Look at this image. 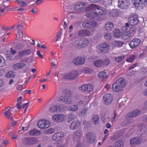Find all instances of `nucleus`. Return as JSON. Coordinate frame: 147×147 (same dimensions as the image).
Returning a JSON list of instances; mask_svg holds the SVG:
<instances>
[{"label": "nucleus", "mask_w": 147, "mask_h": 147, "mask_svg": "<svg viewBox=\"0 0 147 147\" xmlns=\"http://www.w3.org/2000/svg\"><path fill=\"white\" fill-rule=\"evenodd\" d=\"M138 18L136 16H131L128 19L129 24L126 23L125 26L123 27L122 30L123 31V36L125 39L128 38L132 34H134L135 32L136 29L134 26L138 23L139 21Z\"/></svg>", "instance_id": "1"}, {"label": "nucleus", "mask_w": 147, "mask_h": 147, "mask_svg": "<svg viewBox=\"0 0 147 147\" xmlns=\"http://www.w3.org/2000/svg\"><path fill=\"white\" fill-rule=\"evenodd\" d=\"M127 83L124 79L122 78H120L113 84L112 86V90L116 92L121 91L127 85Z\"/></svg>", "instance_id": "2"}, {"label": "nucleus", "mask_w": 147, "mask_h": 147, "mask_svg": "<svg viewBox=\"0 0 147 147\" xmlns=\"http://www.w3.org/2000/svg\"><path fill=\"white\" fill-rule=\"evenodd\" d=\"M106 13V10L104 8L92 4V18L99 20L100 15H105Z\"/></svg>", "instance_id": "3"}, {"label": "nucleus", "mask_w": 147, "mask_h": 147, "mask_svg": "<svg viewBox=\"0 0 147 147\" xmlns=\"http://www.w3.org/2000/svg\"><path fill=\"white\" fill-rule=\"evenodd\" d=\"M133 5L137 7H140L143 9L147 5L146 0H132Z\"/></svg>", "instance_id": "4"}, {"label": "nucleus", "mask_w": 147, "mask_h": 147, "mask_svg": "<svg viewBox=\"0 0 147 147\" xmlns=\"http://www.w3.org/2000/svg\"><path fill=\"white\" fill-rule=\"evenodd\" d=\"M89 43V40L85 38L81 39L80 40H78L76 42V46L79 49L82 48L87 46Z\"/></svg>", "instance_id": "5"}, {"label": "nucleus", "mask_w": 147, "mask_h": 147, "mask_svg": "<svg viewBox=\"0 0 147 147\" xmlns=\"http://www.w3.org/2000/svg\"><path fill=\"white\" fill-rule=\"evenodd\" d=\"M96 48L99 52L104 53L107 52L110 49L109 45L106 43L100 44L97 46Z\"/></svg>", "instance_id": "6"}, {"label": "nucleus", "mask_w": 147, "mask_h": 147, "mask_svg": "<svg viewBox=\"0 0 147 147\" xmlns=\"http://www.w3.org/2000/svg\"><path fill=\"white\" fill-rule=\"evenodd\" d=\"M50 125L49 121L44 119L40 120L38 123V126L41 129H45L48 128Z\"/></svg>", "instance_id": "7"}, {"label": "nucleus", "mask_w": 147, "mask_h": 147, "mask_svg": "<svg viewBox=\"0 0 147 147\" xmlns=\"http://www.w3.org/2000/svg\"><path fill=\"white\" fill-rule=\"evenodd\" d=\"M65 119V116L62 114L55 115L52 117V120L57 122H62L64 121Z\"/></svg>", "instance_id": "8"}, {"label": "nucleus", "mask_w": 147, "mask_h": 147, "mask_svg": "<svg viewBox=\"0 0 147 147\" xmlns=\"http://www.w3.org/2000/svg\"><path fill=\"white\" fill-rule=\"evenodd\" d=\"M59 101L69 104L73 102V99L71 96H60L59 98Z\"/></svg>", "instance_id": "9"}, {"label": "nucleus", "mask_w": 147, "mask_h": 147, "mask_svg": "<svg viewBox=\"0 0 147 147\" xmlns=\"http://www.w3.org/2000/svg\"><path fill=\"white\" fill-rule=\"evenodd\" d=\"M130 5V2L129 0H119L118 7L121 9L127 8Z\"/></svg>", "instance_id": "10"}, {"label": "nucleus", "mask_w": 147, "mask_h": 147, "mask_svg": "<svg viewBox=\"0 0 147 147\" xmlns=\"http://www.w3.org/2000/svg\"><path fill=\"white\" fill-rule=\"evenodd\" d=\"M141 40L138 38H135L129 42V45L132 49L136 48L140 44Z\"/></svg>", "instance_id": "11"}, {"label": "nucleus", "mask_w": 147, "mask_h": 147, "mask_svg": "<svg viewBox=\"0 0 147 147\" xmlns=\"http://www.w3.org/2000/svg\"><path fill=\"white\" fill-rule=\"evenodd\" d=\"M144 141V140L141 137H136L131 138L130 140V143L131 145H136L140 144Z\"/></svg>", "instance_id": "12"}, {"label": "nucleus", "mask_w": 147, "mask_h": 147, "mask_svg": "<svg viewBox=\"0 0 147 147\" xmlns=\"http://www.w3.org/2000/svg\"><path fill=\"white\" fill-rule=\"evenodd\" d=\"M79 88L81 92L89 93L92 91V85L90 84L83 85L79 86Z\"/></svg>", "instance_id": "13"}, {"label": "nucleus", "mask_w": 147, "mask_h": 147, "mask_svg": "<svg viewBox=\"0 0 147 147\" xmlns=\"http://www.w3.org/2000/svg\"><path fill=\"white\" fill-rule=\"evenodd\" d=\"M78 75V72L77 71H73L70 73L64 75V77L66 79L73 80Z\"/></svg>", "instance_id": "14"}, {"label": "nucleus", "mask_w": 147, "mask_h": 147, "mask_svg": "<svg viewBox=\"0 0 147 147\" xmlns=\"http://www.w3.org/2000/svg\"><path fill=\"white\" fill-rule=\"evenodd\" d=\"M11 108L7 107L5 108L3 111V114L8 119L12 120L13 117L12 116V114L11 110Z\"/></svg>", "instance_id": "15"}, {"label": "nucleus", "mask_w": 147, "mask_h": 147, "mask_svg": "<svg viewBox=\"0 0 147 147\" xmlns=\"http://www.w3.org/2000/svg\"><path fill=\"white\" fill-rule=\"evenodd\" d=\"M103 100L106 105L110 104L113 100V97L111 94H108L105 95L103 96Z\"/></svg>", "instance_id": "16"}, {"label": "nucleus", "mask_w": 147, "mask_h": 147, "mask_svg": "<svg viewBox=\"0 0 147 147\" xmlns=\"http://www.w3.org/2000/svg\"><path fill=\"white\" fill-rule=\"evenodd\" d=\"M85 61V58L84 57H76L73 60L74 64L78 65L83 64Z\"/></svg>", "instance_id": "17"}, {"label": "nucleus", "mask_w": 147, "mask_h": 147, "mask_svg": "<svg viewBox=\"0 0 147 147\" xmlns=\"http://www.w3.org/2000/svg\"><path fill=\"white\" fill-rule=\"evenodd\" d=\"M81 122L79 120L74 121L71 123L70 128L72 130H74L77 129L80 126Z\"/></svg>", "instance_id": "18"}, {"label": "nucleus", "mask_w": 147, "mask_h": 147, "mask_svg": "<svg viewBox=\"0 0 147 147\" xmlns=\"http://www.w3.org/2000/svg\"><path fill=\"white\" fill-rule=\"evenodd\" d=\"M141 111L140 110L136 109L134 110L129 113L125 116L126 118H132L136 117L140 114Z\"/></svg>", "instance_id": "19"}, {"label": "nucleus", "mask_w": 147, "mask_h": 147, "mask_svg": "<svg viewBox=\"0 0 147 147\" xmlns=\"http://www.w3.org/2000/svg\"><path fill=\"white\" fill-rule=\"evenodd\" d=\"M82 135V131L79 130L75 132L74 134L73 139L74 141L78 142L80 141Z\"/></svg>", "instance_id": "20"}, {"label": "nucleus", "mask_w": 147, "mask_h": 147, "mask_svg": "<svg viewBox=\"0 0 147 147\" xmlns=\"http://www.w3.org/2000/svg\"><path fill=\"white\" fill-rule=\"evenodd\" d=\"M147 126L142 125L140 129L137 131V134L138 135L141 136L147 133Z\"/></svg>", "instance_id": "21"}, {"label": "nucleus", "mask_w": 147, "mask_h": 147, "mask_svg": "<svg viewBox=\"0 0 147 147\" xmlns=\"http://www.w3.org/2000/svg\"><path fill=\"white\" fill-rule=\"evenodd\" d=\"M90 34V31L86 29L81 30L78 33V36L80 37L89 36Z\"/></svg>", "instance_id": "22"}, {"label": "nucleus", "mask_w": 147, "mask_h": 147, "mask_svg": "<svg viewBox=\"0 0 147 147\" xmlns=\"http://www.w3.org/2000/svg\"><path fill=\"white\" fill-rule=\"evenodd\" d=\"M139 75L142 77L141 80L147 77V68L141 69L140 71Z\"/></svg>", "instance_id": "23"}, {"label": "nucleus", "mask_w": 147, "mask_h": 147, "mask_svg": "<svg viewBox=\"0 0 147 147\" xmlns=\"http://www.w3.org/2000/svg\"><path fill=\"white\" fill-rule=\"evenodd\" d=\"M86 11L87 12L86 16L89 18H91L92 16V4H90L86 9Z\"/></svg>", "instance_id": "24"}, {"label": "nucleus", "mask_w": 147, "mask_h": 147, "mask_svg": "<svg viewBox=\"0 0 147 147\" xmlns=\"http://www.w3.org/2000/svg\"><path fill=\"white\" fill-rule=\"evenodd\" d=\"M26 66V64L23 63H17L13 65L14 69L18 70Z\"/></svg>", "instance_id": "25"}, {"label": "nucleus", "mask_w": 147, "mask_h": 147, "mask_svg": "<svg viewBox=\"0 0 147 147\" xmlns=\"http://www.w3.org/2000/svg\"><path fill=\"white\" fill-rule=\"evenodd\" d=\"M114 27L113 24L111 22H108L105 24V30L108 32L111 30Z\"/></svg>", "instance_id": "26"}, {"label": "nucleus", "mask_w": 147, "mask_h": 147, "mask_svg": "<svg viewBox=\"0 0 147 147\" xmlns=\"http://www.w3.org/2000/svg\"><path fill=\"white\" fill-rule=\"evenodd\" d=\"M82 25L83 27L86 28H92V22L88 20H86L83 23Z\"/></svg>", "instance_id": "27"}, {"label": "nucleus", "mask_w": 147, "mask_h": 147, "mask_svg": "<svg viewBox=\"0 0 147 147\" xmlns=\"http://www.w3.org/2000/svg\"><path fill=\"white\" fill-rule=\"evenodd\" d=\"M24 142L26 144H33L34 142V139L33 138H26L24 140Z\"/></svg>", "instance_id": "28"}, {"label": "nucleus", "mask_w": 147, "mask_h": 147, "mask_svg": "<svg viewBox=\"0 0 147 147\" xmlns=\"http://www.w3.org/2000/svg\"><path fill=\"white\" fill-rule=\"evenodd\" d=\"M85 5V4L84 2H79L76 4L75 6V9L77 10H81L83 8Z\"/></svg>", "instance_id": "29"}, {"label": "nucleus", "mask_w": 147, "mask_h": 147, "mask_svg": "<svg viewBox=\"0 0 147 147\" xmlns=\"http://www.w3.org/2000/svg\"><path fill=\"white\" fill-rule=\"evenodd\" d=\"M9 144V141L4 139H0V147L6 146Z\"/></svg>", "instance_id": "30"}, {"label": "nucleus", "mask_w": 147, "mask_h": 147, "mask_svg": "<svg viewBox=\"0 0 147 147\" xmlns=\"http://www.w3.org/2000/svg\"><path fill=\"white\" fill-rule=\"evenodd\" d=\"M10 49L11 52V53L10 54L8 53H7V56L8 59H10L12 60L13 59V54H16L17 52L16 50H13L12 48H11Z\"/></svg>", "instance_id": "31"}, {"label": "nucleus", "mask_w": 147, "mask_h": 147, "mask_svg": "<svg viewBox=\"0 0 147 147\" xmlns=\"http://www.w3.org/2000/svg\"><path fill=\"white\" fill-rule=\"evenodd\" d=\"M40 134L39 131L37 129H33L30 131V135L32 136H36L39 135Z\"/></svg>", "instance_id": "32"}, {"label": "nucleus", "mask_w": 147, "mask_h": 147, "mask_svg": "<svg viewBox=\"0 0 147 147\" xmlns=\"http://www.w3.org/2000/svg\"><path fill=\"white\" fill-rule=\"evenodd\" d=\"M119 12L116 9H112L111 10L109 14L110 17H115L118 15Z\"/></svg>", "instance_id": "33"}, {"label": "nucleus", "mask_w": 147, "mask_h": 147, "mask_svg": "<svg viewBox=\"0 0 147 147\" xmlns=\"http://www.w3.org/2000/svg\"><path fill=\"white\" fill-rule=\"evenodd\" d=\"M113 32V36L115 38H119L121 35V33L119 30L115 29Z\"/></svg>", "instance_id": "34"}, {"label": "nucleus", "mask_w": 147, "mask_h": 147, "mask_svg": "<svg viewBox=\"0 0 147 147\" xmlns=\"http://www.w3.org/2000/svg\"><path fill=\"white\" fill-rule=\"evenodd\" d=\"M86 141L89 143L91 142L92 141V132H88L86 136Z\"/></svg>", "instance_id": "35"}, {"label": "nucleus", "mask_w": 147, "mask_h": 147, "mask_svg": "<svg viewBox=\"0 0 147 147\" xmlns=\"http://www.w3.org/2000/svg\"><path fill=\"white\" fill-rule=\"evenodd\" d=\"M124 42L120 41H115L113 43V45L115 47H120L124 44Z\"/></svg>", "instance_id": "36"}, {"label": "nucleus", "mask_w": 147, "mask_h": 147, "mask_svg": "<svg viewBox=\"0 0 147 147\" xmlns=\"http://www.w3.org/2000/svg\"><path fill=\"white\" fill-rule=\"evenodd\" d=\"M99 119L97 115H94L92 117V123H93L94 124H97L99 123Z\"/></svg>", "instance_id": "37"}, {"label": "nucleus", "mask_w": 147, "mask_h": 147, "mask_svg": "<svg viewBox=\"0 0 147 147\" xmlns=\"http://www.w3.org/2000/svg\"><path fill=\"white\" fill-rule=\"evenodd\" d=\"M136 55H132L129 56L126 60L127 61L131 63L136 58Z\"/></svg>", "instance_id": "38"}, {"label": "nucleus", "mask_w": 147, "mask_h": 147, "mask_svg": "<svg viewBox=\"0 0 147 147\" xmlns=\"http://www.w3.org/2000/svg\"><path fill=\"white\" fill-rule=\"evenodd\" d=\"M107 72L105 70L100 72L98 74V76L100 78L105 77L107 76Z\"/></svg>", "instance_id": "39"}, {"label": "nucleus", "mask_w": 147, "mask_h": 147, "mask_svg": "<svg viewBox=\"0 0 147 147\" xmlns=\"http://www.w3.org/2000/svg\"><path fill=\"white\" fill-rule=\"evenodd\" d=\"M18 5L21 6L25 7L27 6V3L24 0H17Z\"/></svg>", "instance_id": "40"}, {"label": "nucleus", "mask_w": 147, "mask_h": 147, "mask_svg": "<svg viewBox=\"0 0 147 147\" xmlns=\"http://www.w3.org/2000/svg\"><path fill=\"white\" fill-rule=\"evenodd\" d=\"M6 61L3 57L0 55V67H3L5 65Z\"/></svg>", "instance_id": "41"}, {"label": "nucleus", "mask_w": 147, "mask_h": 147, "mask_svg": "<svg viewBox=\"0 0 147 147\" xmlns=\"http://www.w3.org/2000/svg\"><path fill=\"white\" fill-rule=\"evenodd\" d=\"M112 0H103V3L105 6L108 7L111 5Z\"/></svg>", "instance_id": "42"}, {"label": "nucleus", "mask_w": 147, "mask_h": 147, "mask_svg": "<svg viewBox=\"0 0 147 147\" xmlns=\"http://www.w3.org/2000/svg\"><path fill=\"white\" fill-rule=\"evenodd\" d=\"M69 110L72 111H77L78 109V107L75 105H73L69 107L68 108Z\"/></svg>", "instance_id": "43"}, {"label": "nucleus", "mask_w": 147, "mask_h": 147, "mask_svg": "<svg viewBox=\"0 0 147 147\" xmlns=\"http://www.w3.org/2000/svg\"><path fill=\"white\" fill-rule=\"evenodd\" d=\"M104 37L105 39L110 40L111 38V34L109 32L105 33L104 34Z\"/></svg>", "instance_id": "44"}, {"label": "nucleus", "mask_w": 147, "mask_h": 147, "mask_svg": "<svg viewBox=\"0 0 147 147\" xmlns=\"http://www.w3.org/2000/svg\"><path fill=\"white\" fill-rule=\"evenodd\" d=\"M123 145V142L122 140H119L115 142L114 145L115 147H121Z\"/></svg>", "instance_id": "45"}, {"label": "nucleus", "mask_w": 147, "mask_h": 147, "mask_svg": "<svg viewBox=\"0 0 147 147\" xmlns=\"http://www.w3.org/2000/svg\"><path fill=\"white\" fill-rule=\"evenodd\" d=\"M124 56H121L118 57H115V61L117 63H120L124 59Z\"/></svg>", "instance_id": "46"}, {"label": "nucleus", "mask_w": 147, "mask_h": 147, "mask_svg": "<svg viewBox=\"0 0 147 147\" xmlns=\"http://www.w3.org/2000/svg\"><path fill=\"white\" fill-rule=\"evenodd\" d=\"M15 75L14 73L11 71H9L7 73L6 75V77L7 78L13 77Z\"/></svg>", "instance_id": "47"}, {"label": "nucleus", "mask_w": 147, "mask_h": 147, "mask_svg": "<svg viewBox=\"0 0 147 147\" xmlns=\"http://www.w3.org/2000/svg\"><path fill=\"white\" fill-rule=\"evenodd\" d=\"M94 65L96 67H100L101 66L102 64V61L100 60H97L94 62Z\"/></svg>", "instance_id": "48"}, {"label": "nucleus", "mask_w": 147, "mask_h": 147, "mask_svg": "<svg viewBox=\"0 0 147 147\" xmlns=\"http://www.w3.org/2000/svg\"><path fill=\"white\" fill-rule=\"evenodd\" d=\"M75 118V115L72 113H70L68 115V119L70 121L74 119Z\"/></svg>", "instance_id": "49"}, {"label": "nucleus", "mask_w": 147, "mask_h": 147, "mask_svg": "<svg viewBox=\"0 0 147 147\" xmlns=\"http://www.w3.org/2000/svg\"><path fill=\"white\" fill-rule=\"evenodd\" d=\"M58 135L57 132L55 133L52 136V138L53 140L55 141H59Z\"/></svg>", "instance_id": "50"}, {"label": "nucleus", "mask_w": 147, "mask_h": 147, "mask_svg": "<svg viewBox=\"0 0 147 147\" xmlns=\"http://www.w3.org/2000/svg\"><path fill=\"white\" fill-rule=\"evenodd\" d=\"M18 57L20 58H22L24 56H25L24 50L18 52Z\"/></svg>", "instance_id": "51"}, {"label": "nucleus", "mask_w": 147, "mask_h": 147, "mask_svg": "<svg viewBox=\"0 0 147 147\" xmlns=\"http://www.w3.org/2000/svg\"><path fill=\"white\" fill-rule=\"evenodd\" d=\"M57 133L59 136V140L60 139L64 137L65 135L64 133L63 132L60 131L57 132Z\"/></svg>", "instance_id": "52"}, {"label": "nucleus", "mask_w": 147, "mask_h": 147, "mask_svg": "<svg viewBox=\"0 0 147 147\" xmlns=\"http://www.w3.org/2000/svg\"><path fill=\"white\" fill-rule=\"evenodd\" d=\"M117 116V114L115 112L113 114V117L110 119V121L112 123L114 122Z\"/></svg>", "instance_id": "53"}, {"label": "nucleus", "mask_w": 147, "mask_h": 147, "mask_svg": "<svg viewBox=\"0 0 147 147\" xmlns=\"http://www.w3.org/2000/svg\"><path fill=\"white\" fill-rule=\"evenodd\" d=\"M49 111L51 113L57 112L56 105L51 106L50 108Z\"/></svg>", "instance_id": "54"}, {"label": "nucleus", "mask_w": 147, "mask_h": 147, "mask_svg": "<svg viewBox=\"0 0 147 147\" xmlns=\"http://www.w3.org/2000/svg\"><path fill=\"white\" fill-rule=\"evenodd\" d=\"M25 56H28L31 53L32 51L31 49H25L24 50Z\"/></svg>", "instance_id": "55"}, {"label": "nucleus", "mask_w": 147, "mask_h": 147, "mask_svg": "<svg viewBox=\"0 0 147 147\" xmlns=\"http://www.w3.org/2000/svg\"><path fill=\"white\" fill-rule=\"evenodd\" d=\"M23 36V33L22 32H17V34L16 38L18 39L20 38Z\"/></svg>", "instance_id": "56"}, {"label": "nucleus", "mask_w": 147, "mask_h": 147, "mask_svg": "<svg viewBox=\"0 0 147 147\" xmlns=\"http://www.w3.org/2000/svg\"><path fill=\"white\" fill-rule=\"evenodd\" d=\"M54 132V130L53 128H50L47 130L46 133L48 134H52Z\"/></svg>", "instance_id": "57"}, {"label": "nucleus", "mask_w": 147, "mask_h": 147, "mask_svg": "<svg viewBox=\"0 0 147 147\" xmlns=\"http://www.w3.org/2000/svg\"><path fill=\"white\" fill-rule=\"evenodd\" d=\"M62 35V33L61 32H59L57 34L56 36V38L55 42L58 41L59 39L61 38V35Z\"/></svg>", "instance_id": "58"}, {"label": "nucleus", "mask_w": 147, "mask_h": 147, "mask_svg": "<svg viewBox=\"0 0 147 147\" xmlns=\"http://www.w3.org/2000/svg\"><path fill=\"white\" fill-rule=\"evenodd\" d=\"M87 110V109L85 108L83 109L80 113V114L82 116L84 115L86 113Z\"/></svg>", "instance_id": "59"}, {"label": "nucleus", "mask_w": 147, "mask_h": 147, "mask_svg": "<svg viewBox=\"0 0 147 147\" xmlns=\"http://www.w3.org/2000/svg\"><path fill=\"white\" fill-rule=\"evenodd\" d=\"M5 7L4 4H3L2 6L0 7V12L3 13L5 9Z\"/></svg>", "instance_id": "60"}, {"label": "nucleus", "mask_w": 147, "mask_h": 147, "mask_svg": "<svg viewBox=\"0 0 147 147\" xmlns=\"http://www.w3.org/2000/svg\"><path fill=\"white\" fill-rule=\"evenodd\" d=\"M23 28V26L22 25H18L17 27V29L18 30L17 32H22V29Z\"/></svg>", "instance_id": "61"}, {"label": "nucleus", "mask_w": 147, "mask_h": 147, "mask_svg": "<svg viewBox=\"0 0 147 147\" xmlns=\"http://www.w3.org/2000/svg\"><path fill=\"white\" fill-rule=\"evenodd\" d=\"M84 71L86 73L89 74L91 73L92 69L88 68H86L85 69Z\"/></svg>", "instance_id": "62"}, {"label": "nucleus", "mask_w": 147, "mask_h": 147, "mask_svg": "<svg viewBox=\"0 0 147 147\" xmlns=\"http://www.w3.org/2000/svg\"><path fill=\"white\" fill-rule=\"evenodd\" d=\"M22 108L23 109H25L24 112H26V110L28 107V103H25L22 106Z\"/></svg>", "instance_id": "63"}, {"label": "nucleus", "mask_w": 147, "mask_h": 147, "mask_svg": "<svg viewBox=\"0 0 147 147\" xmlns=\"http://www.w3.org/2000/svg\"><path fill=\"white\" fill-rule=\"evenodd\" d=\"M57 112H59L62 110L61 107L58 105H56Z\"/></svg>", "instance_id": "64"}]
</instances>
